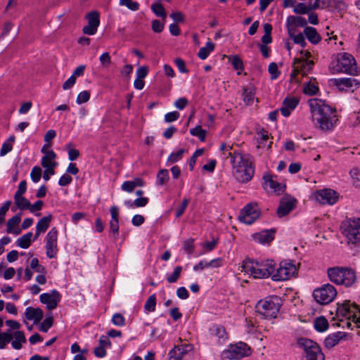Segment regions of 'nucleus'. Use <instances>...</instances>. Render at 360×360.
<instances>
[{
  "instance_id": "nucleus-15",
  "label": "nucleus",
  "mask_w": 360,
  "mask_h": 360,
  "mask_svg": "<svg viewBox=\"0 0 360 360\" xmlns=\"http://www.w3.org/2000/svg\"><path fill=\"white\" fill-rule=\"evenodd\" d=\"M339 70L355 75L357 74V67L354 58L349 53H344L338 60Z\"/></svg>"
},
{
  "instance_id": "nucleus-1",
  "label": "nucleus",
  "mask_w": 360,
  "mask_h": 360,
  "mask_svg": "<svg viewBox=\"0 0 360 360\" xmlns=\"http://www.w3.org/2000/svg\"><path fill=\"white\" fill-rule=\"evenodd\" d=\"M307 103L314 125L321 131L332 130L338 121L335 108L319 98L309 99Z\"/></svg>"
},
{
  "instance_id": "nucleus-20",
  "label": "nucleus",
  "mask_w": 360,
  "mask_h": 360,
  "mask_svg": "<svg viewBox=\"0 0 360 360\" xmlns=\"http://www.w3.org/2000/svg\"><path fill=\"white\" fill-rule=\"evenodd\" d=\"M299 103L298 98L295 97H287L283 101L282 107L280 108L281 114L284 117H288L291 112L296 108Z\"/></svg>"
},
{
  "instance_id": "nucleus-63",
  "label": "nucleus",
  "mask_w": 360,
  "mask_h": 360,
  "mask_svg": "<svg viewBox=\"0 0 360 360\" xmlns=\"http://www.w3.org/2000/svg\"><path fill=\"white\" fill-rule=\"evenodd\" d=\"M193 239L190 238L184 242V249L188 254L191 255L194 250Z\"/></svg>"
},
{
  "instance_id": "nucleus-2",
  "label": "nucleus",
  "mask_w": 360,
  "mask_h": 360,
  "mask_svg": "<svg viewBox=\"0 0 360 360\" xmlns=\"http://www.w3.org/2000/svg\"><path fill=\"white\" fill-rule=\"evenodd\" d=\"M231 157L232 173L234 178L241 184H246L252 180L255 175V159L250 154L236 150L229 153Z\"/></svg>"
},
{
  "instance_id": "nucleus-36",
  "label": "nucleus",
  "mask_w": 360,
  "mask_h": 360,
  "mask_svg": "<svg viewBox=\"0 0 360 360\" xmlns=\"http://www.w3.org/2000/svg\"><path fill=\"white\" fill-rule=\"evenodd\" d=\"M255 90L252 87L243 88V101L248 105H252L255 99Z\"/></svg>"
},
{
  "instance_id": "nucleus-30",
  "label": "nucleus",
  "mask_w": 360,
  "mask_h": 360,
  "mask_svg": "<svg viewBox=\"0 0 360 360\" xmlns=\"http://www.w3.org/2000/svg\"><path fill=\"white\" fill-rule=\"evenodd\" d=\"M13 334V340H11V345L15 349H20L22 348V343L26 342V338L25 334L21 330H17L14 332Z\"/></svg>"
},
{
  "instance_id": "nucleus-53",
  "label": "nucleus",
  "mask_w": 360,
  "mask_h": 360,
  "mask_svg": "<svg viewBox=\"0 0 360 360\" xmlns=\"http://www.w3.org/2000/svg\"><path fill=\"white\" fill-rule=\"evenodd\" d=\"M41 176V169L38 167L35 166L32 168L31 173H30V177L33 182L37 183Z\"/></svg>"
},
{
  "instance_id": "nucleus-21",
  "label": "nucleus",
  "mask_w": 360,
  "mask_h": 360,
  "mask_svg": "<svg viewBox=\"0 0 360 360\" xmlns=\"http://www.w3.org/2000/svg\"><path fill=\"white\" fill-rule=\"evenodd\" d=\"M307 23V20L303 17L290 15L286 20V27L288 32H290L292 30H296V27L305 28L308 27Z\"/></svg>"
},
{
  "instance_id": "nucleus-16",
  "label": "nucleus",
  "mask_w": 360,
  "mask_h": 360,
  "mask_svg": "<svg viewBox=\"0 0 360 360\" xmlns=\"http://www.w3.org/2000/svg\"><path fill=\"white\" fill-rule=\"evenodd\" d=\"M88 24L82 29L85 34L94 35L96 33L97 29L100 25V15L97 11H91L86 16Z\"/></svg>"
},
{
  "instance_id": "nucleus-48",
  "label": "nucleus",
  "mask_w": 360,
  "mask_h": 360,
  "mask_svg": "<svg viewBox=\"0 0 360 360\" xmlns=\"http://www.w3.org/2000/svg\"><path fill=\"white\" fill-rule=\"evenodd\" d=\"M318 91H319L318 86L315 84L311 83V82L305 84L304 86V89H303L304 93L305 94L310 95V96L316 94Z\"/></svg>"
},
{
  "instance_id": "nucleus-46",
  "label": "nucleus",
  "mask_w": 360,
  "mask_h": 360,
  "mask_svg": "<svg viewBox=\"0 0 360 360\" xmlns=\"http://www.w3.org/2000/svg\"><path fill=\"white\" fill-rule=\"evenodd\" d=\"M184 153V149H180L177 152L172 153L167 158V162L172 164L178 162L183 158Z\"/></svg>"
},
{
  "instance_id": "nucleus-44",
  "label": "nucleus",
  "mask_w": 360,
  "mask_h": 360,
  "mask_svg": "<svg viewBox=\"0 0 360 360\" xmlns=\"http://www.w3.org/2000/svg\"><path fill=\"white\" fill-rule=\"evenodd\" d=\"M155 306L156 295L155 294H153L146 300L144 304V309L148 312H153L155 310Z\"/></svg>"
},
{
  "instance_id": "nucleus-27",
  "label": "nucleus",
  "mask_w": 360,
  "mask_h": 360,
  "mask_svg": "<svg viewBox=\"0 0 360 360\" xmlns=\"http://www.w3.org/2000/svg\"><path fill=\"white\" fill-rule=\"evenodd\" d=\"M43 311L39 308L29 307L25 309V316L28 320L39 322L43 318Z\"/></svg>"
},
{
  "instance_id": "nucleus-5",
  "label": "nucleus",
  "mask_w": 360,
  "mask_h": 360,
  "mask_svg": "<svg viewBox=\"0 0 360 360\" xmlns=\"http://www.w3.org/2000/svg\"><path fill=\"white\" fill-rule=\"evenodd\" d=\"M328 276L331 282L338 285H344L347 287L353 285L356 280L355 272L349 268H329Z\"/></svg>"
},
{
  "instance_id": "nucleus-61",
  "label": "nucleus",
  "mask_w": 360,
  "mask_h": 360,
  "mask_svg": "<svg viewBox=\"0 0 360 360\" xmlns=\"http://www.w3.org/2000/svg\"><path fill=\"white\" fill-rule=\"evenodd\" d=\"M164 26V23L161 22L159 20L152 21V30L154 32L160 33L162 32Z\"/></svg>"
},
{
  "instance_id": "nucleus-57",
  "label": "nucleus",
  "mask_w": 360,
  "mask_h": 360,
  "mask_svg": "<svg viewBox=\"0 0 360 360\" xmlns=\"http://www.w3.org/2000/svg\"><path fill=\"white\" fill-rule=\"evenodd\" d=\"M102 66L108 67L111 63V58L108 52L102 53L99 58Z\"/></svg>"
},
{
  "instance_id": "nucleus-18",
  "label": "nucleus",
  "mask_w": 360,
  "mask_h": 360,
  "mask_svg": "<svg viewBox=\"0 0 360 360\" xmlns=\"http://www.w3.org/2000/svg\"><path fill=\"white\" fill-rule=\"evenodd\" d=\"M333 84L335 85L340 91H349L352 88H357L359 86V82L357 79L348 77V78H337L331 80Z\"/></svg>"
},
{
  "instance_id": "nucleus-34",
  "label": "nucleus",
  "mask_w": 360,
  "mask_h": 360,
  "mask_svg": "<svg viewBox=\"0 0 360 360\" xmlns=\"http://www.w3.org/2000/svg\"><path fill=\"white\" fill-rule=\"evenodd\" d=\"M32 233L27 232L17 240V245L23 249L28 248L32 243Z\"/></svg>"
},
{
  "instance_id": "nucleus-13",
  "label": "nucleus",
  "mask_w": 360,
  "mask_h": 360,
  "mask_svg": "<svg viewBox=\"0 0 360 360\" xmlns=\"http://www.w3.org/2000/svg\"><path fill=\"white\" fill-rule=\"evenodd\" d=\"M259 215L260 211L257 204L250 203L240 210L238 219L244 224H251L259 218Z\"/></svg>"
},
{
  "instance_id": "nucleus-3",
  "label": "nucleus",
  "mask_w": 360,
  "mask_h": 360,
  "mask_svg": "<svg viewBox=\"0 0 360 360\" xmlns=\"http://www.w3.org/2000/svg\"><path fill=\"white\" fill-rule=\"evenodd\" d=\"M241 268L242 271L250 274L255 278H266L274 274L275 262L271 259L261 262L245 259L243 262Z\"/></svg>"
},
{
  "instance_id": "nucleus-33",
  "label": "nucleus",
  "mask_w": 360,
  "mask_h": 360,
  "mask_svg": "<svg viewBox=\"0 0 360 360\" xmlns=\"http://www.w3.org/2000/svg\"><path fill=\"white\" fill-rule=\"evenodd\" d=\"M52 219H53V217L51 214H49L48 216H45V217H42L37 223L36 229H38L39 231L45 233L46 231L49 227V225L52 221Z\"/></svg>"
},
{
  "instance_id": "nucleus-17",
  "label": "nucleus",
  "mask_w": 360,
  "mask_h": 360,
  "mask_svg": "<svg viewBox=\"0 0 360 360\" xmlns=\"http://www.w3.org/2000/svg\"><path fill=\"white\" fill-rule=\"evenodd\" d=\"M60 294L56 290H53L50 293H42L40 295V302L46 305L48 309H54L60 301Z\"/></svg>"
},
{
  "instance_id": "nucleus-24",
  "label": "nucleus",
  "mask_w": 360,
  "mask_h": 360,
  "mask_svg": "<svg viewBox=\"0 0 360 360\" xmlns=\"http://www.w3.org/2000/svg\"><path fill=\"white\" fill-rule=\"evenodd\" d=\"M252 238L255 241L262 244L269 243L274 238V231L270 229L255 233L252 235Z\"/></svg>"
},
{
  "instance_id": "nucleus-4",
  "label": "nucleus",
  "mask_w": 360,
  "mask_h": 360,
  "mask_svg": "<svg viewBox=\"0 0 360 360\" xmlns=\"http://www.w3.org/2000/svg\"><path fill=\"white\" fill-rule=\"evenodd\" d=\"M336 314L338 317L346 318L347 327L350 328L352 326L350 321L360 327V307L355 302L345 300L341 304L338 303Z\"/></svg>"
},
{
  "instance_id": "nucleus-64",
  "label": "nucleus",
  "mask_w": 360,
  "mask_h": 360,
  "mask_svg": "<svg viewBox=\"0 0 360 360\" xmlns=\"http://www.w3.org/2000/svg\"><path fill=\"white\" fill-rule=\"evenodd\" d=\"M174 63L181 72L186 73L188 72V69L186 68V63L184 60H182L181 58H176L174 60Z\"/></svg>"
},
{
  "instance_id": "nucleus-28",
  "label": "nucleus",
  "mask_w": 360,
  "mask_h": 360,
  "mask_svg": "<svg viewBox=\"0 0 360 360\" xmlns=\"http://www.w3.org/2000/svg\"><path fill=\"white\" fill-rule=\"evenodd\" d=\"M56 155L53 150H49L42 157L41 165L44 168H53L57 165V162L54 161Z\"/></svg>"
},
{
  "instance_id": "nucleus-54",
  "label": "nucleus",
  "mask_w": 360,
  "mask_h": 360,
  "mask_svg": "<svg viewBox=\"0 0 360 360\" xmlns=\"http://www.w3.org/2000/svg\"><path fill=\"white\" fill-rule=\"evenodd\" d=\"M53 319L52 316L46 317L39 326V330L42 332H47L48 330L53 326Z\"/></svg>"
},
{
  "instance_id": "nucleus-38",
  "label": "nucleus",
  "mask_w": 360,
  "mask_h": 360,
  "mask_svg": "<svg viewBox=\"0 0 360 360\" xmlns=\"http://www.w3.org/2000/svg\"><path fill=\"white\" fill-rule=\"evenodd\" d=\"M314 328L319 332H324L328 328V320L323 316H319L314 321Z\"/></svg>"
},
{
  "instance_id": "nucleus-41",
  "label": "nucleus",
  "mask_w": 360,
  "mask_h": 360,
  "mask_svg": "<svg viewBox=\"0 0 360 360\" xmlns=\"http://www.w3.org/2000/svg\"><path fill=\"white\" fill-rule=\"evenodd\" d=\"M151 10L158 17L162 18L165 20L167 17V13L163 6L160 3H155L151 5Z\"/></svg>"
},
{
  "instance_id": "nucleus-55",
  "label": "nucleus",
  "mask_w": 360,
  "mask_h": 360,
  "mask_svg": "<svg viewBox=\"0 0 360 360\" xmlns=\"http://www.w3.org/2000/svg\"><path fill=\"white\" fill-rule=\"evenodd\" d=\"M112 322L117 326H122L125 323V319L121 314L116 313L112 317Z\"/></svg>"
},
{
  "instance_id": "nucleus-42",
  "label": "nucleus",
  "mask_w": 360,
  "mask_h": 360,
  "mask_svg": "<svg viewBox=\"0 0 360 360\" xmlns=\"http://www.w3.org/2000/svg\"><path fill=\"white\" fill-rule=\"evenodd\" d=\"M12 340L13 334L10 330L4 333L0 331V349H4L6 344L11 342Z\"/></svg>"
},
{
  "instance_id": "nucleus-10",
  "label": "nucleus",
  "mask_w": 360,
  "mask_h": 360,
  "mask_svg": "<svg viewBox=\"0 0 360 360\" xmlns=\"http://www.w3.org/2000/svg\"><path fill=\"white\" fill-rule=\"evenodd\" d=\"M297 271V268L294 262L288 260L282 261L279 264V267L277 268L272 275V280L275 281L288 280L295 276Z\"/></svg>"
},
{
  "instance_id": "nucleus-14",
  "label": "nucleus",
  "mask_w": 360,
  "mask_h": 360,
  "mask_svg": "<svg viewBox=\"0 0 360 360\" xmlns=\"http://www.w3.org/2000/svg\"><path fill=\"white\" fill-rule=\"evenodd\" d=\"M58 231L56 227H53L46 236V254L50 259L55 258L58 253Z\"/></svg>"
},
{
  "instance_id": "nucleus-22",
  "label": "nucleus",
  "mask_w": 360,
  "mask_h": 360,
  "mask_svg": "<svg viewBox=\"0 0 360 360\" xmlns=\"http://www.w3.org/2000/svg\"><path fill=\"white\" fill-rule=\"evenodd\" d=\"M296 200L295 198L285 199L281 200L280 205L277 209V214L280 217L287 215L295 207Z\"/></svg>"
},
{
  "instance_id": "nucleus-59",
  "label": "nucleus",
  "mask_w": 360,
  "mask_h": 360,
  "mask_svg": "<svg viewBox=\"0 0 360 360\" xmlns=\"http://www.w3.org/2000/svg\"><path fill=\"white\" fill-rule=\"evenodd\" d=\"M268 70L271 75V79H276L280 74V72L278 70L277 64L276 63H270L269 65Z\"/></svg>"
},
{
  "instance_id": "nucleus-26",
  "label": "nucleus",
  "mask_w": 360,
  "mask_h": 360,
  "mask_svg": "<svg viewBox=\"0 0 360 360\" xmlns=\"http://www.w3.org/2000/svg\"><path fill=\"white\" fill-rule=\"evenodd\" d=\"M304 34L312 44H317L321 41V35L318 33L316 29L313 27H306L304 30Z\"/></svg>"
},
{
  "instance_id": "nucleus-51",
  "label": "nucleus",
  "mask_w": 360,
  "mask_h": 360,
  "mask_svg": "<svg viewBox=\"0 0 360 360\" xmlns=\"http://www.w3.org/2000/svg\"><path fill=\"white\" fill-rule=\"evenodd\" d=\"M203 153L204 149L200 148L196 150L195 153L193 154V155L191 157V159L189 160V169L191 171H192L194 169L197 158L202 155Z\"/></svg>"
},
{
  "instance_id": "nucleus-11",
  "label": "nucleus",
  "mask_w": 360,
  "mask_h": 360,
  "mask_svg": "<svg viewBox=\"0 0 360 360\" xmlns=\"http://www.w3.org/2000/svg\"><path fill=\"white\" fill-rule=\"evenodd\" d=\"M337 290L333 285L327 283L320 288L314 290L313 296L315 300L320 304H328L336 297Z\"/></svg>"
},
{
  "instance_id": "nucleus-6",
  "label": "nucleus",
  "mask_w": 360,
  "mask_h": 360,
  "mask_svg": "<svg viewBox=\"0 0 360 360\" xmlns=\"http://www.w3.org/2000/svg\"><path fill=\"white\" fill-rule=\"evenodd\" d=\"M257 311L265 319H274L280 310V298L277 296L269 297L257 302Z\"/></svg>"
},
{
  "instance_id": "nucleus-50",
  "label": "nucleus",
  "mask_w": 360,
  "mask_h": 360,
  "mask_svg": "<svg viewBox=\"0 0 360 360\" xmlns=\"http://www.w3.org/2000/svg\"><path fill=\"white\" fill-rule=\"evenodd\" d=\"M305 63H306V62H303L301 59H299V58H295L294 59L293 70L292 71V72L290 74L291 78L296 77V75L299 74L300 70H299V65H298L301 64V68H304V66H305Z\"/></svg>"
},
{
  "instance_id": "nucleus-29",
  "label": "nucleus",
  "mask_w": 360,
  "mask_h": 360,
  "mask_svg": "<svg viewBox=\"0 0 360 360\" xmlns=\"http://www.w3.org/2000/svg\"><path fill=\"white\" fill-rule=\"evenodd\" d=\"M345 336L344 332H337L328 335L324 340L325 346L331 348L338 344L340 340Z\"/></svg>"
},
{
  "instance_id": "nucleus-37",
  "label": "nucleus",
  "mask_w": 360,
  "mask_h": 360,
  "mask_svg": "<svg viewBox=\"0 0 360 360\" xmlns=\"http://www.w3.org/2000/svg\"><path fill=\"white\" fill-rule=\"evenodd\" d=\"M214 44L212 41H207L206 46L200 49L198 56L202 59H206L210 53L214 50Z\"/></svg>"
},
{
  "instance_id": "nucleus-43",
  "label": "nucleus",
  "mask_w": 360,
  "mask_h": 360,
  "mask_svg": "<svg viewBox=\"0 0 360 360\" xmlns=\"http://www.w3.org/2000/svg\"><path fill=\"white\" fill-rule=\"evenodd\" d=\"M190 133L192 136H197L201 141H204L205 140L207 135L206 130L203 129L200 125L191 129Z\"/></svg>"
},
{
  "instance_id": "nucleus-31",
  "label": "nucleus",
  "mask_w": 360,
  "mask_h": 360,
  "mask_svg": "<svg viewBox=\"0 0 360 360\" xmlns=\"http://www.w3.org/2000/svg\"><path fill=\"white\" fill-rule=\"evenodd\" d=\"M14 202L15 207H11L13 212H15L17 208L20 210H28L30 205V202L22 195H14Z\"/></svg>"
},
{
  "instance_id": "nucleus-40",
  "label": "nucleus",
  "mask_w": 360,
  "mask_h": 360,
  "mask_svg": "<svg viewBox=\"0 0 360 360\" xmlns=\"http://www.w3.org/2000/svg\"><path fill=\"white\" fill-rule=\"evenodd\" d=\"M311 11H312L311 5L307 6L304 3H298L293 8V12L299 15L309 13Z\"/></svg>"
},
{
  "instance_id": "nucleus-19",
  "label": "nucleus",
  "mask_w": 360,
  "mask_h": 360,
  "mask_svg": "<svg viewBox=\"0 0 360 360\" xmlns=\"http://www.w3.org/2000/svg\"><path fill=\"white\" fill-rule=\"evenodd\" d=\"M192 349L191 345H181L176 346L169 353V360H184Z\"/></svg>"
},
{
  "instance_id": "nucleus-45",
  "label": "nucleus",
  "mask_w": 360,
  "mask_h": 360,
  "mask_svg": "<svg viewBox=\"0 0 360 360\" xmlns=\"http://www.w3.org/2000/svg\"><path fill=\"white\" fill-rule=\"evenodd\" d=\"M169 180V172L166 169H160L157 174V184L158 185H164Z\"/></svg>"
},
{
  "instance_id": "nucleus-8",
  "label": "nucleus",
  "mask_w": 360,
  "mask_h": 360,
  "mask_svg": "<svg viewBox=\"0 0 360 360\" xmlns=\"http://www.w3.org/2000/svg\"><path fill=\"white\" fill-rule=\"evenodd\" d=\"M250 354V347L247 344L240 342L223 351L221 358L223 360H240Z\"/></svg>"
},
{
  "instance_id": "nucleus-12",
  "label": "nucleus",
  "mask_w": 360,
  "mask_h": 360,
  "mask_svg": "<svg viewBox=\"0 0 360 360\" xmlns=\"http://www.w3.org/2000/svg\"><path fill=\"white\" fill-rule=\"evenodd\" d=\"M314 198L320 204L333 205L339 199V194L331 188H323L313 193Z\"/></svg>"
},
{
  "instance_id": "nucleus-52",
  "label": "nucleus",
  "mask_w": 360,
  "mask_h": 360,
  "mask_svg": "<svg viewBox=\"0 0 360 360\" xmlns=\"http://www.w3.org/2000/svg\"><path fill=\"white\" fill-rule=\"evenodd\" d=\"M11 205V201L7 200L0 207V226L4 222L6 214L8 212Z\"/></svg>"
},
{
  "instance_id": "nucleus-47",
  "label": "nucleus",
  "mask_w": 360,
  "mask_h": 360,
  "mask_svg": "<svg viewBox=\"0 0 360 360\" xmlns=\"http://www.w3.org/2000/svg\"><path fill=\"white\" fill-rule=\"evenodd\" d=\"M182 271V267L181 266H177L174 268V272L171 274L167 276V281L169 283H173L177 281L179 279L181 272Z\"/></svg>"
},
{
  "instance_id": "nucleus-60",
  "label": "nucleus",
  "mask_w": 360,
  "mask_h": 360,
  "mask_svg": "<svg viewBox=\"0 0 360 360\" xmlns=\"http://www.w3.org/2000/svg\"><path fill=\"white\" fill-rule=\"evenodd\" d=\"M188 204V200L186 198H184L182 200V203L179 207H178L175 212V216L176 218L180 217L184 212L185 210L186 209Z\"/></svg>"
},
{
  "instance_id": "nucleus-25",
  "label": "nucleus",
  "mask_w": 360,
  "mask_h": 360,
  "mask_svg": "<svg viewBox=\"0 0 360 360\" xmlns=\"http://www.w3.org/2000/svg\"><path fill=\"white\" fill-rule=\"evenodd\" d=\"M21 221V214H17L7 221V233H12L15 236L19 235L21 233V229L18 227V224Z\"/></svg>"
},
{
  "instance_id": "nucleus-62",
  "label": "nucleus",
  "mask_w": 360,
  "mask_h": 360,
  "mask_svg": "<svg viewBox=\"0 0 360 360\" xmlns=\"http://www.w3.org/2000/svg\"><path fill=\"white\" fill-rule=\"evenodd\" d=\"M179 116H180V114L177 111L170 112L167 113L165 115V121L166 122H174V121L178 120Z\"/></svg>"
},
{
  "instance_id": "nucleus-7",
  "label": "nucleus",
  "mask_w": 360,
  "mask_h": 360,
  "mask_svg": "<svg viewBox=\"0 0 360 360\" xmlns=\"http://www.w3.org/2000/svg\"><path fill=\"white\" fill-rule=\"evenodd\" d=\"M342 233L349 242L355 244L360 242V218H347L342 222Z\"/></svg>"
},
{
  "instance_id": "nucleus-32",
  "label": "nucleus",
  "mask_w": 360,
  "mask_h": 360,
  "mask_svg": "<svg viewBox=\"0 0 360 360\" xmlns=\"http://www.w3.org/2000/svg\"><path fill=\"white\" fill-rule=\"evenodd\" d=\"M263 179L266 184H269L273 191L278 192V193L283 191V187L281 184L273 179V176L271 174L264 173L263 175Z\"/></svg>"
},
{
  "instance_id": "nucleus-23",
  "label": "nucleus",
  "mask_w": 360,
  "mask_h": 360,
  "mask_svg": "<svg viewBox=\"0 0 360 360\" xmlns=\"http://www.w3.org/2000/svg\"><path fill=\"white\" fill-rule=\"evenodd\" d=\"M210 335L216 338L218 343L222 344L227 339V333L224 326L213 325L209 329Z\"/></svg>"
},
{
  "instance_id": "nucleus-39",
  "label": "nucleus",
  "mask_w": 360,
  "mask_h": 360,
  "mask_svg": "<svg viewBox=\"0 0 360 360\" xmlns=\"http://www.w3.org/2000/svg\"><path fill=\"white\" fill-rule=\"evenodd\" d=\"M229 60L233 68L238 71V75L240 74V72L244 69L243 63L241 58L237 56H233L229 58Z\"/></svg>"
},
{
  "instance_id": "nucleus-9",
  "label": "nucleus",
  "mask_w": 360,
  "mask_h": 360,
  "mask_svg": "<svg viewBox=\"0 0 360 360\" xmlns=\"http://www.w3.org/2000/svg\"><path fill=\"white\" fill-rule=\"evenodd\" d=\"M297 343L304 351L306 360H324V355L316 342L302 338L297 340Z\"/></svg>"
},
{
  "instance_id": "nucleus-56",
  "label": "nucleus",
  "mask_w": 360,
  "mask_h": 360,
  "mask_svg": "<svg viewBox=\"0 0 360 360\" xmlns=\"http://www.w3.org/2000/svg\"><path fill=\"white\" fill-rule=\"evenodd\" d=\"M110 229L114 238H117L119 235V220H111L110 221Z\"/></svg>"
},
{
  "instance_id": "nucleus-49",
  "label": "nucleus",
  "mask_w": 360,
  "mask_h": 360,
  "mask_svg": "<svg viewBox=\"0 0 360 360\" xmlns=\"http://www.w3.org/2000/svg\"><path fill=\"white\" fill-rule=\"evenodd\" d=\"M30 268L34 270L36 272L40 274H46V270L44 266L39 264V259L37 258H33L30 263Z\"/></svg>"
},
{
  "instance_id": "nucleus-35",
  "label": "nucleus",
  "mask_w": 360,
  "mask_h": 360,
  "mask_svg": "<svg viewBox=\"0 0 360 360\" xmlns=\"http://www.w3.org/2000/svg\"><path fill=\"white\" fill-rule=\"evenodd\" d=\"M290 38L293 40L295 44H299L302 48H304L307 46V43L304 39V34L303 33L296 34V30H292L290 32H288Z\"/></svg>"
},
{
  "instance_id": "nucleus-58",
  "label": "nucleus",
  "mask_w": 360,
  "mask_h": 360,
  "mask_svg": "<svg viewBox=\"0 0 360 360\" xmlns=\"http://www.w3.org/2000/svg\"><path fill=\"white\" fill-rule=\"evenodd\" d=\"M90 98V94L87 91H83L80 92L77 97V103L82 104L87 102Z\"/></svg>"
}]
</instances>
